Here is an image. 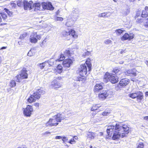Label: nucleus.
<instances>
[{
  "label": "nucleus",
  "mask_w": 148,
  "mask_h": 148,
  "mask_svg": "<svg viewBox=\"0 0 148 148\" xmlns=\"http://www.w3.org/2000/svg\"><path fill=\"white\" fill-rule=\"evenodd\" d=\"M106 132L109 136H112L113 139L115 140L125 136V134H127L129 132V127L126 125L116 124L115 126H108Z\"/></svg>",
  "instance_id": "1"
},
{
  "label": "nucleus",
  "mask_w": 148,
  "mask_h": 148,
  "mask_svg": "<svg viewBox=\"0 0 148 148\" xmlns=\"http://www.w3.org/2000/svg\"><path fill=\"white\" fill-rule=\"evenodd\" d=\"M33 6H34V7L32 8L33 9H34V10L35 12H37L38 10H42L43 9L53 10L54 9V8L51 3L49 2L42 3L41 4L39 3H37L34 4H33Z\"/></svg>",
  "instance_id": "2"
},
{
  "label": "nucleus",
  "mask_w": 148,
  "mask_h": 148,
  "mask_svg": "<svg viewBox=\"0 0 148 148\" xmlns=\"http://www.w3.org/2000/svg\"><path fill=\"white\" fill-rule=\"evenodd\" d=\"M87 66L88 67V71L89 72L91 70V64L90 62L88 60H86V63L81 65L79 69L78 73L81 76L84 77L87 74Z\"/></svg>",
  "instance_id": "3"
},
{
  "label": "nucleus",
  "mask_w": 148,
  "mask_h": 148,
  "mask_svg": "<svg viewBox=\"0 0 148 148\" xmlns=\"http://www.w3.org/2000/svg\"><path fill=\"white\" fill-rule=\"evenodd\" d=\"M45 93V90L42 88L37 90L33 95H31L27 99V101L30 103L35 102L36 101V99H39L40 97V96L44 94Z\"/></svg>",
  "instance_id": "4"
},
{
  "label": "nucleus",
  "mask_w": 148,
  "mask_h": 148,
  "mask_svg": "<svg viewBox=\"0 0 148 148\" xmlns=\"http://www.w3.org/2000/svg\"><path fill=\"white\" fill-rule=\"evenodd\" d=\"M119 78L116 75L114 74H110L106 73L104 76L103 80L105 82L110 81L112 84L116 83L118 81Z\"/></svg>",
  "instance_id": "5"
},
{
  "label": "nucleus",
  "mask_w": 148,
  "mask_h": 148,
  "mask_svg": "<svg viewBox=\"0 0 148 148\" xmlns=\"http://www.w3.org/2000/svg\"><path fill=\"white\" fill-rule=\"evenodd\" d=\"M129 96L132 99L137 98L138 100L140 101L143 98V93L140 91H138L136 92L130 94Z\"/></svg>",
  "instance_id": "6"
},
{
  "label": "nucleus",
  "mask_w": 148,
  "mask_h": 148,
  "mask_svg": "<svg viewBox=\"0 0 148 148\" xmlns=\"http://www.w3.org/2000/svg\"><path fill=\"white\" fill-rule=\"evenodd\" d=\"M109 93H108V91L103 89L99 93V98L100 100H103L106 99Z\"/></svg>",
  "instance_id": "7"
},
{
  "label": "nucleus",
  "mask_w": 148,
  "mask_h": 148,
  "mask_svg": "<svg viewBox=\"0 0 148 148\" xmlns=\"http://www.w3.org/2000/svg\"><path fill=\"white\" fill-rule=\"evenodd\" d=\"M33 111V108L31 106L27 105L26 108L23 110L24 114L27 116H30Z\"/></svg>",
  "instance_id": "8"
},
{
  "label": "nucleus",
  "mask_w": 148,
  "mask_h": 148,
  "mask_svg": "<svg viewBox=\"0 0 148 148\" xmlns=\"http://www.w3.org/2000/svg\"><path fill=\"white\" fill-rule=\"evenodd\" d=\"M70 56V51L69 50H66L64 52L63 54H61L59 58L57 59V60L58 61H62L64 59L65 57L69 58Z\"/></svg>",
  "instance_id": "9"
},
{
  "label": "nucleus",
  "mask_w": 148,
  "mask_h": 148,
  "mask_svg": "<svg viewBox=\"0 0 148 148\" xmlns=\"http://www.w3.org/2000/svg\"><path fill=\"white\" fill-rule=\"evenodd\" d=\"M56 121V119L54 118V116L52 118L50 119L49 121L46 124L47 127L50 126H56L58 125V123Z\"/></svg>",
  "instance_id": "10"
},
{
  "label": "nucleus",
  "mask_w": 148,
  "mask_h": 148,
  "mask_svg": "<svg viewBox=\"0 0 148 148\" xmlns=\"http://www.w3.org/2000/svg\"><path fill=\"white\" fill-rule=\"evenodd\" d=\"M24 3V9L25 10H29L33 9L32 8H34L33 2L32 1H29L28 2L27 1H25Z\"/></svg>",
  "instance_id": "11"
},
{
  "label": "nucleus",
  "mask_w": 148,
  "mask_h": 148,
  "mask_svg": "<svg viewBox=\"0 0 148 148\" xmlns=\"http://www.w3.org/2000/svg\"><path fill=\"white\" fill-rule=\"evenodd\" d=\"M62 84L61 83L57 82L56 79L54 80L51 83L50 85L52 88L56 89L61 87Z\"/></svg>",
  "instance_id": "12"
},
{
  "label": "nucleus",
  "mask_w": 148,
  "mask_h": 148,
  "mask_svg": "<svg viewBox=\"0 0 148 148\" xmlns=\"http://www.w3.org/2000/svg\"><path fill=\"white\" fill-rule=\"evenodd\" d=\"M63 35L65 36H72V37H74L75 36L77 37V36L75 34V31L73 29H71L68 32L64 31L63 32Z\"/></svg>",
  "instance_id": "13"
},
{
  "label": "nucleus",
  "mask_w": 148,
  "mask_h": 148,
  "mask_svg": "<svg viewBox=\"0 0 148 148\" xmlns=\"http://www.w3.org/2000/svg\"><path fill=\"white\" fill-rule=\"evenodd\" d=\"M129 82V80L127 78L122 79L119 82V85L122 87H124L128 84Z\"/></svg>",
  "instance_id": "14"
},
{
  "label": "nucleus",
  "mask_w": 148,
  "mask_h": 148,
  "mask_svg": "<svg viewBox=\"0 0 148 148\" xmlns=\"http://www.w3.org/2000/svg\"><path fill=\"white\" fill-rule=\"evenodd\" d=\"M73 61L70 59H68L64 60L63 62V65L64 67H69L70 65L72 64Z\"/></svg>",
  "instance_id": "15"
},
{
  "label": "nucleus",
  "mask_w": 148,
  "mask_h": 148,
  "mask_svg": "<svg viewBox=\"0 0 148 148\" xmlns=\"http://www.w3.org/2000/svg\"><path fill=\"white\" fill-rule=\"evenodd\" d=\"M65 118V116L64 115L60 113H58L54 116V118L56 119V121L60 122H61V120L64 119Z\"/></svg>",
  "instance_id": "16"
},
{
  "label": "nucleus",
  "mask_w": 148,
  "mask_h": 148,
  "mask_svg": "<svg viewBox=\"0 0 148 148\" xmlns=\"http://www.w3.org/2000/svg\"><path fill=\"white\" fill-rule=\"evenodd\" d=\"M103 90L102 86L101 84H97L95 86L94 91L95 92H99Z\"/></svg>",
  "instance_id": "17"
},
{
  "label": "nucleus",
  "mask_w": 148,
  "mask_h": 148,
  "mask_svg": "<svg viewBox=\"0 0 148 148\" xmlns=\"http://www.w3.org/2000/svg\"><path fill=\"white\" fill-rule=\"evenodd\" d=\"M136 71L135 69H130L128 70L125 73V75L128 76H130L133 75L134 76H135L136 75Z\"/></svg>",
  "instance_id": "18"
},
{
  "label": "nucleus",
  "mask_w": 148,
  "mask_h": 148,
  "mask_svg": "<svg viewBox=\"0 0 148 148\" xmlns=\"http://www.w3.org/2000/svg\"><path fill=\"white\" fill-rule=\"evenodd\" d=\"M27 71L25 68H23L21 71L20 75L23 79H26L27 78V74L26 73Z\"/></svg>",
  "instance_id": "19"
},
{
  "label": "nucleus",
  "mask_w": 148,
  "mask_h": 148,
  "mask_svg": "<svg viewBox=\"0 0 148 148\" xmlns=\"http://www.w3.org/2000/svg\"><path fill=\"white\" fill-rule=\"evenodd\" d=\"M86 134L88 138L91 139H94L97 136V134L94 132H88Z\"/></svg>",
  "instance_id": "20"
},
{
  "label": "nucleus",
  "mask_w": 148,
  "mask_h": 148,
  "mask_svg": "<svg viewBox=\"0 0 148 148\" xmlns=\"http://www.w3.org/2000/svg\"><path fill=\"white\" fill-rule=\"evenodd\" d=\"M36 53V49L34 48H32L29 51L27 54V56L31 57L34 56Z\"/></svg>",
  "instance_id": "21"
},
{
  "label": "nucleus",
  "mask_w": 148,
  "mask_h": 148,
  "mask_svg": "<svg viewBox=\"0 0 148 148\" xmlns=\"http://www.w3.org/2000/svg\"><path fill=\"white\" fill-rule=\"evenodd\" d=\"M57 60H54L53 59H51L50 60H49L48 61V63L49 65L51 66H53L54 64V63H56V62H58Z\"/></svg>",
  "instance_id": "22"
},
{
  "label": "nucleus",
  "mask_w": 148,
  "mask_h": 148,
  "mask_svg": "<svg viewBox=\"0 0 148 148\" xmlns=\"http://www.w3.org/2000/svg\"><path fill=\"white\" fill-rule=\"evenodd\" d=\"M148 16V13L145 10H143L141 14L142 17L146 18Z\"/></svg>",
  "instance_id": "23"
},
{
  "label": "nucleus",
  "mask_w": 148,
  "mask_h": 148,
  "mask_svg": "<svg viewBox=\"0 0 148 148\" xmlns=\"http://www.w3.org/2000/svg\"><path fill=\"white\" fill-rule=\"evenodd\" d=\"M145 19L140 17L138 18L136 20V22L137 23L142 24L144 22H145Z\"/></svg>",
  "instance_id": "24"
},
{
  "label": "nucleus",
  "mask_w": 148,
  "mask_h": 148,
  "mask_svg": "<svg viewBox=\"0 0 148 148\" xmlns=\"http://www.w3.org/2000/svg\"><path fill=\"white\" fill-rule=\"evenodd\" d=\"M24 1L18 0L17 2V5L19 7H21L23 5L24 6Z\"/></svg>",
  "instance_id": "25"
},
{
  "label": "nucleus",
  "mask_w": 148,
  "mask_h": 148,
  "mask_svg": "<svg viewBox=\"0 0 148 148\" xmlns=\"http://www.w3.org/2000/svg\"><path fill=\"white\" fill-rule=\"evenodd\" d=\"M57 71L58 73H61L62 70V67L61 65H58L57 68Z\"/></svg>",
  "instance_id": "26"
},
{
  "label": "nucleus",
  "mask_w": 148,
  "mask_h": 148,
  "mask_svg": "<svg viewBox=\"0 0 148 148\" xmlns=\"http://www.w3.org/2000/svg\"><path fill=\"white\" fill-rule=\"evenodd\" d=\"M124 31H125V30H123V29H121L116 30L115 31V32L116 34L119 35H121Z\"/></svg>",
  "instance_id": "27"
},
{
  "label": "nucleus",
  "mask_w": 148,
  "mask_h": 148,
  "mask_svg": "<svg viewBox=\"0 0 148 148\" xmlns=\"http://www.w3.org/2000/svg\"><path fill=\"white\" fill-rule=\"evenodd\" d=\"M144 144L142 142H139L137 144L136 148H144Z\"/></svg>",
  "instance_id": "28"
},
{
  "label": "nucleus",
  "mask_w": 148,
  "mask_h": 148,
  "mask_svg": "<svg viewBox=\"0 0 148 148\" xmlns=\"http://www.w3.org/2000/svg\"><path fill=\"white\" fill-rule=\"evenodd\" d=\"M39 67L41 69H43L46 66V62H44L38 64Z\"/></svg>",
  "instance_id": "29"
},
{
  "label": "nucleus",
  "mask_w": 148,
  "mask_h": 148,
  "mask_svg": "<svg viewBox=\"0 0 148 148\" xmlns=\"http://www.w3.org/2000/svg\"><path fill=\"white\" fill-rule=\"evenodd\" d=\"M16 81L17 82H20L21 81L23 78L22 77H21V76H20V75H18L16 77Z\"/></svg>",
  "instance_id": "30"
},
{
  "label": "nucleus",
  "mask_w": 148,
  "mask_h": 148,
  "mask_svg": "<svg viewBox=\"0 0 148 148\" xmlns=\"http://www.w3.org/2000/svg\"><path fill=\"white\" fill-rule=\"evenodd\" d=\"M30 40L31 42L35 43L37 42V40L36 38H31Z\"/></svg>",
  "instance_id": "31"
},
{
  "label": "nucleus",
  "mask_w": 148,
  "mask_h": 148,
  "mask_svg": "<svg viewBox=\"0 0 148 148\" xmlns=\"http://www.w3.org/2000/svg\"><path fill=\"white\" fill-rule=\"evenodd\" d=\"M63 19V18L61 17L56 16L54 17V20L56 21H62Z\"/></svg>",
  "instance_id": "32"
},
{
  "label": "nucleus",
  "mask_w": 148,
  "mask_h": 148,
  "mask_svg": "<svg viewBox=\"0 0 148 148\" xmlns=\"http://www.w3.org/2000/svg\"><path fill=\"white\" fill-rule=\"evenodd\" d=\"M47 38H45L42 41V43L40 44V45L41 47H45L44 44H45L47 40Z\"/></svg>",
  "instance_id": "33"
},
{
  "label": "nucleus",
  "mask_w": 148,
  "mask_h": 148,
  "mask_svg": "<svg viewBox=\"0 0 148 148\" xmlns=\"http://www.w3.org/2000/svg\"><path fill=\"white\" fill-rule=\"evenodd\" d=\"M16 85V83L14 80H12L11 81L10 83V86L11 87H13L15 86Z\"/></svg>",
  "instance_id": "34"
},
{
  "label": "nucleus",
  "mask_w": 148,
  "mask_h": 148,
  "mask_svg": "<svg viewBox=\"0 0 148 148\" xmlns=\"http://www.w3.org/2000/svg\"><path fill=\"white\" fill-rule=\"evenodd\" d=\"M4 10L9 16H11L12 15V12H11L8 9L5 8L4 9Z\"/></svg>",
  "instance_id": "35"
},
{
  "label": "nucleus",
  "mask_w": 148,
  "mask_h": 148,
  "mask_svg": "<svg viewBox=\"0 0 148 148\" xmlns=\"http://www.w3.org/2000/svg\"><path fill=\"white\" fill-rule=\"evenodd\" d=\"M144 25L146 28L148 29V18L145 20Z\"/></svg>",
  "instance_id": "36"
},
{
  "label": "nucleus",
  "mask_w": 148,
  "mask_h": 148,
  "mask_svg": "<svg viewBox=\"0 0 148 148\" xmlns=\"http://www.w3.org/2000/svg\"><path fill=\"white\" fill-rule=\"evenodd\" d=\"M1 16H2V18L4 19H6L7 17V16L6 14H5L4 13H1L0 14Z\"/></svg>",
  "instance_id": "37"
},
{
  "label": "nucleus",
  "mask_w": 148,
  "mask_h": 148,
  "mask_svg": "<svg viewBox=\"0 0 148 148\" xmlns=\"http://www.w3.org/2000/svg\"><path fill=\"white\" fill-rule=\"evenodd\" d=\"M120 71V70L117 67H116L114 68L113 70V72L116 74L117 73H118Z\"/></svg>",
  "instance_id": "38"
},
{
  "label": "nucleus",
  "mask_w": 148,
  "mask_h": 148,
  "mask_svg": "<svg viewBox=\"0 0 148 148\" xmlns=\"http://www.w3.org/2000/svg\"><path fill=\"white\" fill-rule=\"evenodd\" d=\"M112 42L111 40L108 39L104 41V43L105 44L107 45L112 44Z\"/></svg>",
  "instance_id": "39"
},
{
  "label": "nucleus",
  "mask_w": 148,
  "mask_h": 148,
  "mask_svg": "<svg viewBox=\"0 0 148 148\" xmlns=\"http://www.w3.org/2000/svg\"><path fill=\"white\" fill-rule=\"evenodd\" d=\"M133 38H121V39L122 41H124L128 39L129 40H130L131 39Z\"/></svg>",
  "instance_id": "40"
},
{
  "label": "nucleus",
  "mask_w": 148,
  "mask_h": 148,
  "mask_svg": "<svg viewBox=\"0 0 148 148\" xmlns=\"http://www.w3.org/2000/svg\"><path fill=\"white\" fill-rule=\"evenodd\" d=\"M133 37V35H131L130 34V35L129 36V35L127 33H125L124 35L122 37Z\"/></svg>",
  "instance_id": "41"
},
{
  "label": "nucleus",
  "mask_w": 148,
  "mask_h": 148,
  "mask_svg": "<svg viewBox=\"0 0 148 148\" xmlns=\"http://www.w3.org/2000/svg\"><path fill=\"white\" fill-rule=\"evenodd\" d=\"M112 14V12H106V14L107 16V17L108 18Z\"/></svg>",
  "instance_id": "42"
},
{
  "label": "nucleus",
  "mask_w": 148,
  "mask_h": 148,
  "mask_svg": "<svg viewBox=\"0 0 148 148\" xmlns=\"http://www.w3.org/2000/svg\"><path fill=\"white\" fill-rule=\"evenodd\" d=\"M96 107H97L95 106H95H92V108H91V111H94V110H97V108H96Z\"/></svg>",
  "instance_id": "43"
},
{
  "label": "nucleus",
  "mask_w": 148,
  "mask_h": 148,
  "mask_svg": "<svg viewBox=\"0 0 148 148\" xmlns=\"http://www.w3.org/2000/svg\"><path fill=\"white\" fill-rule=\"evenodd\" d=\"M84 79L83 77H79L78 78H77V81H82L83 80H84Z\"/></svg>",
  "instance_id": "44"
},
{
  "label": "nucleus",
  "mask_w": 148,
  "mask_h": 148,
  "mask_svg": "<svg viewBox=\"0 0 148 148\" xmlns=\"http://www.w3.org/2000/svg\"><path fill=\"white\" fill-rule=\"evenodd\" d=\"M30 37H37V35L36 33H32L31 35L30 36Z\"/></svg>",
  "instance_id": "45"
},
{
  "label": "nucleus",
  "mask_w": 148,
  "mask_h": 148,
  "mask_svg": "<svg viewBox=\"0 0 148 148\" xmlns=\"http://www.w3.org/2000/svg\"><path fill=\"white\" fill-rule=\"evenodd\" d=\"M62 139L64 142L68 140L67 138L65 137H62Z\"/></svg>",
  "instance_id": "46"
},
{
  "label": "nucleus",
  "mask_w": 148,
  "mask_h": 148,
  "mask_svg": "<svg viewBox=\"0 0 148 148\" xmlns=\"http://www.w3.org/2000/svg\"><path fill=\"white\" fill-rule=\"evenodd\" d=\"M28 36L26 32H25L22 35V37H26Z\"/></svg>",
  "instance_id": "47"
},
{
  "label": "nucleus",
  "mask_w": 148,
  "mask_h": 148,
  "mask_svg": "<svg viewBox=\"0 0 148 148\" xmlns=\"http://www.w3.org/2000/svg\"><path fill=\"white\" fill-rule=\"evenodd\" d=\"M74 142H75L74 139V138H73L70 140L69 143L71 144H72L73 143H72Z\"/></svg>",
  "instance_id": "48"
},
{
  "label": "nucleus",
  "mask_w": 148,
  "mask_h": 148,
  "mask_svg": "<svg viewBox=\"0 0 148 148\" xmlns=\"http://www.w3.org/2000/svg\"><path fill=\"white\" fill-rule=\"evenodd\" d=\"M90 54V53L89 51H87L85 53V55L86 56H88Z\"/></svg>",
  "instance_id": "49"
},
{
  "label": "nucleus",
  "mask_w": 148,
  "mask_h": 148,
  "mask_svg": "<svg viewBox=\"0 0 148 148\" xmlns=\"http://www.w3.org/2000/svg\"><path fill=\"white\" fill-rule=\"evenodd\" d=\"M102 17H104V18H107V16L106 15V12L103 13H102Z\"/></svg>",
  "instance_id": "50"
},
{
  "label": "nucleus",
  "mask_w": 148,
  "mask_h": 148,
  "mask_svg": "<svg viewBox=\"0 0 148 148\" xmlns=\"http://www.w3.org/2000/svg\"><path fill=\"white\" fill-rule=\"evenodd\" d=\"M109 113L107 112H104L103 113V116L107 115L109 114Z\"/></svg>",
  "instance_id": "51"
},
{
  "label": "nucleus",
  "mask_w": 148,
  "mask_h": 148,
  "mask_svg": "<svg viewBox=\"0 0 148 148\" xmlns=\"http://www.w3.org/2000/svg\"><path fill=\"white\" fill-rule=\"evenodd\" d=\"M62 137L61 136H56L55 137L56 139H60L62 138Z\"/></svg>",
  "instance_id": "52"
},
{
  "label": "nucleus",
  "mask_w": 148,
  "mask_h": 148,
  "mask_svg": "<svg viewBox=\"0 0 148 148\" xmlns=\"http://www.w3.org/2000/svg\"><path fill=\"white\" fill-rule=\"evenodd\" d=\"M126 49H124L123 50H122L120 51V53L121 54H123V53H125L126 52Z\"/></svg>",
  "instance_id": "53"
},
{
  "label": "nucleus",
  "mask_w": 148,
  "mask_h": 148,
  "mask_svg": "<svg viewBox=\"0 0 148 148\" xmlns=\"http://www.w3.org/2000/svg\"><path fill=\"white\" fill-rule=\"evenodd\" d=\"M130 10H127V11L125 12V15H127L128 14H129L130 13Z\"/></svg>",
  "instance_id": "54"
},
{
  "label": "nucleus",
  "mask_w": 148,
  "mask_h": 148,
  "mask_svg": "<svg viewBox=\"0 0 148 148\" xmlns=\"http://www.w3.org/2000/svg\"><path fill=\"white\" fill-rule=\"evenodd\" d=\"M66 26L68 27H70L72 25V24H69L68 22H67L66 23Z\"/></svg>",
  "instance_id": "55"
},
{
  "label": "nucleus",
  "mask_w": 148,
  "mask_h": 148,
  "mask_svg": "<svg viewBox=\"0 0 148 148\" xmlns=\"http://www.w3.org/2000/svg\"><path fill=\"white\" fill-rule=\"evenodd\" d=\"M17 148H27V147L26 145H24L22 146V147H19Z\"/></svg>",
  "instance_id": "56"
},
{
  "label": "nucleus",
  "mask_w": 148,
  "mask_h": 148,
  "mask_svg": "<svg viewBox=\"0 0 148 148\" xmlns=\"http://www.w3.org/2000/svg\"><path fill=\"white\" fill-rule=\"evenodd\" d=\"M50 133H51V132H49L48 131H47V132H46L45 133H44L43 135H45L46 134H50Z\"/></svg>",
  "instance_id": "57"
},
{
  "label": "nucleus",
  "mask_w": 148,
  "mask_h": 148,
  "mask_svg": "<svg viewBox=\"0 0 148 148\" xmlns=\"http://www.w3.org/2000/svg\"><path fill=\"white\" fill-rule=\"evenodd\" d=\"M39 105V103H34V106H36L38 107Z\"/></svg>",
  "instance_id": "58"
},
{
  "label": "nucleus",
  "mask_w": 148,
  "mask_h": 148,
  "mask_svg": "<svg viewBox=\"0 0 148 148\" xmlns=\"http://www.w3.org/2000/svg\"><path fill=\"white\" fill-rule=\"evenodd\" d=\"M144 120H147L148 121V116H145L144 118Z\"/></svg>",
  "instance_id": "59"
},
{
  "label": "nucleus",
  "mask_w": 148,
  "mask_h": 148,
  "mask_svg": "<svg viewBox=\"0 0 148 148\" xmlns=\"http://www.w3.org/2000/svg\"><path fill=\"white\" fill-rule=\"evenodd\" d=\"M98 16L99 17H102V16H103L102 14V13L100 14H99Z\"/></svg>",
  "instance_id": "60"
},
{
  "label": "nucleus",
  "mask_w": 148,
  "mask_h": 148,
  "mask_svg": "<svg viewBox=\"0 0 148 148\" xmlns=\"http://www.w3.org/2000/svg\"><path fill=\"white\" fill-rule=\"evenodd\" d=\"M145 10L147 12V11L148 10V7L146 6L145 7V10Z\"/></svg>",
  "instance_id": "61"
},
{
  "label": "nucleus",
  "mask_w": 148,
  "mask_h": 148,
  "mask_svg": "<svg viewBox=\"0 0 148 148\" xmlns=\"http://www.w3.org/2000/svg\"><path fill=\"white\" fill-rule=\"evenodd\" d=\"M96 114V113L93 112L92 114V115H91V116L94 117Z\"/></svg>",
  "instance_id": "62"
},
{
  "label": "nucleus",
  "mask_w": 148,
  "mask_h": 148,
  "mask_svg": "<svg viewBox=\"0 0 148 148\" xmlns=\"http://www.w3.org/2000/svg\"><path fill=\"white\" fill-rule=\"evenodd\" d=\"M7 48V47H2L0 49H6Z\"/></svg>",
  "instance_id": "63"
},
{
  "label": "nucleus",
  "mask_w": 148,
  "mask_h": 148,
  "mask_svg": "<svg viewBox=\"0 0 148 148\" xmlns=\"http://www.w3.org/2000/svg\"><path fill=\"white\" fill-rule=\"evenodd\" d=\"M74 139V140H77L78 138V137L76 136H74L73 137V138Z\"/></svg>",
  "instance_id": "64"
}]
</instances>
